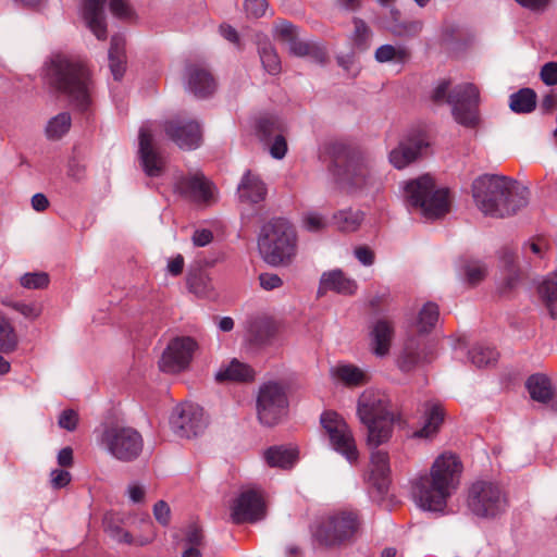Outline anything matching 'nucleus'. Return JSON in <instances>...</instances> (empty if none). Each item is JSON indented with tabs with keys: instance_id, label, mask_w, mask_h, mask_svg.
Listing matches in <instances>:
<instances>
[{
	"instance_id": "nucleus-56",
	"label": "nucleus",
	"mask_w": 557,
	"mask_h": 557,
	"mask_svg": "<svg viewBox=\"0 0 557 557\" xmlns=\"http://www.w3.org/2000/svg\"><path fill=\"white\" fill-rule=\"evenodd\" d=\"M106 531L113 540H115L119 543H125V544L135 543L132 535L127 531L120 528L119 525L107 523ZM148 542H149V540H145V541H138L136 543L139 545H145Z\"/></svg>"
},
{
	"instance_id": "nucleus-57",
	"label": "nucleus",
	"mask_w": 557,
	"mask_h": 557,
	"mask_svg": "<svg viewBox=\"0 0 557 557\" xmlns=\"http://www.w3.org/2000/svg\"><path fill=\"white\" fill-rule=\"evenodd\" d=\"M106 531L113 540H115L119 543H125V544L135 543L132 535L127 531L120 528L119 525L107 523ZM148 542H149V540H145V541H138L136 543L139 545H145Z\"/></svg>"
},
{
	"instance_id": "nucleus-34",
	"label": "nucleus",
	"mask_w": 557,
	"mask_h": 557,
	"mask_svg": "<svg viewBox=\"0 0 557 557\" xmlns=\"http://www.w3.org/2000/svg\"><path fill=\"white\" fill-rule=\"evenodd\" d=\"M287 47L289 53L296 57H307L317 63H323L326 60L325 49L315 42L299 40L297 37Z\"/></svg>"
},
{
	"instance_id": "nucleus-40",
	"label": "nucleus",
	"mask_w": 557,
	"mask_h": 557,
	"mask_svg": "<svg viewBox=\"0 0 557 557\" xmlns=\"http://www.w3.org/2000/svg\"><path fill=\"white\" fill-rule=\"evenodd\" d=\"M363 221V213L360 210H341L333 215V223L343 232L356 231Z\"/></svg>"
},
{
	"instance_id": "nucleus-19",
	"label": "nucleus",
	"mask_w": 557,
	"mask_h": 557,
	"mask_svg": "<svg viewBox=\"0 0 557 557\" xmlns=\"http://www.w3.org/2000/svg\"><path fill=\"white\" fill-rule=\"evenodd\" d=\"M139 159L148 176H160L163 168V158L156 151L151 124H144L139 131Z\"/></svg>"
},
{
	"instance_id": "nucleus-50",
	"label": "nucleus",
	"mask_w": 557,
	"mask_h": 557,
	"mask_svg": "<svg viewBox=\"0 0 557 557\" xmlns=\"http://www.w3.org/2000/svg\"><path fill=\"white\" fill-rule=\"evenodd\" d=\"M327 224V218L314 210L305 212L301 218V225L308 232H321Z\"/></svg>"
},
{
	"instance_id": "nucleus-49",
	"label": "nucleus",
	"mask_w": 557,
	"mask_h": 557,
	"mask_svg": "<svg viewBox=\"0 0 557 557\" xmlns=\"http://www.w3.org/2000/svg\"><path fill=\"white\" fill-rule=\"evenodd\" d=\"M471 362L481 368L495 362L498 358V352L490 346L475 345L469 352Z\"/></svg>"
},
{
	"instance_id": "nucleus-52",
	"label": "nucleus",
	"mask_w": 557,
	"mask_h": 557,
	"mask_svg": "<svg viewBox=\"0 0 557 557\" xmlns=\"http://www.w3.org/2000/svg\"><path fill=\"white\" fill-rule=\"evenodd\" d=\"M463 273L470 285H476L485 277L486 268L478 260H467L463 264Z\"/></svg>"
},
{
	"instance_id": "nucleus-27",
	"label": "nucleus",
	"mask_w": 557,
	"mask_h": 557,
	"mask_svg": "<svg viewBox=\"0 0 557 557\" xmlns=\"http://www.w3.org/2000/svg\"><path fill=\"white\" fill-rule=\"evenodd\" d=\"M267 191L264 182L251 171L244 174L238 185L239 199L246 202L257 203L264 200Z\"/></svg>"
},
{
	"instance_id": "nucleus-39",
	"label": "nucleus",
	"mask_w": 557,
	"mask_h": 557,
	"mask_svg": "<svg viewBox=\"0 0 557 557\" xmlns=\"http://www.w3.org/2000/svg\"><path fill=\"white\" fill-rule=\"evenodd\" d=\"M536 94L530 88H522L512 94L509 99V107L516 113H530L535 109Z\"/></svg>"
},
{
	"instance_id": "nucleus-46",
	"label": "nucleus",
	"mask_w": 557,
	"mask_h": 557,
	"mask_svg": "<svg viewBox=\"0 0 557 557\" xmlns=\"http://www.w3.org/2000/svg\"><path fill=\"white\" fill-rule=\"evenodd\" d=\"M352 22L355 26L351 37L354 47L360 51H364L370 47L372 30L366 22L359 17H354Z\"/></svg>"
},
{
	"instance_id": "nucleus-5",
	"label": "nucleus",
	"mask_w": 557,
	"mask_h": 557,
	"mask_svg": "<svg viewBox=\"0 0 557 557\" xmlns=\"http://www.w3.org/2000/svg\"><path fill=\"white\" fill-rule=\"evenodd\" d=\"M258 248L262 259L272 267L289 265L297 253V237L285 219H273L260 232Z\"/></svg>"
},
{
	"instance_id": "nucleus-15",
	"label": "nucleus",
	"mask_w": 557,
	"mask_h": 557,
	"mask_svg": "<svg viewBox=\"0 0 557 557\" xmlns=\"http://www.w3.org/2000/svg\"><path fill=\"white\" fill-rule=\"evenodd\" d=\"M231 519L236 524L251 523L265 516V503L261 490L247 488L232 502Z\"/></svg>"
},
{
	"instance_id": "nucleus-2",
	"label": "nucleus",
	"mask_w": 557,
	"mask_h": 557,
	"mask_svg": "<svg viewBox=\"0 0 557 557\" xmlns=\"http://www.w3.org/2000/svg\"><path fill=\"white\" fill-rule=\"evenodd\" d=\"M528 189L499 175H482L472 184V196L480 211L493 218L515 214L528 205Z\"/></svg>"
},
{
	"instance_id": "nucleus-9",
	"label": "nucleus",
	"mask_w": 557,
	"mask_h": 557,
	"mask_svg": "<svg viewBox=\"0 0 557 557\" xmlns=\"http://www.w3.org/2000/svg\"><path fill=\"white\" fill-rule=\"evenodd\" d=\"M342 182L350 191L371 197H375L384 188L383 177L361 154L348 158L342 173Z\"/></svg>"
},
{
	"instance_id": "nucleus-53",
	"label": "nucleus",
	"mask_w": 557,
	"mask_h": 557,
	"mask_svg": "<svg viewBox=\"0 0 557 557\" xmlns=\"http://www.w3.org/2000/svg\"><path fill=\"white\" fill-rule=\"evenodd\" d=\"M20 284L27 289H42L49 284V276L45 272L25 273L20 277Z\"/></svg>"
},
{
	"instance_id": "nucleus-20",
	"label": "nucleus",
	"mask_w": 557,
	"mask_h": 557,
	"mask_svg": "<svg viewBox=\"0 0 557 557\" xmlns=\"http://www.w3.org/2000/svg\"><path fill=\"white\" fill-rule=\"evenodd\" d=\"M389 473V457L387 451L383 449L373 450L370 457L368 475L371 493L376 492L377 497H382L387 492L391 482Z\"/></svg>"
},
{
	"instance_id": "nucleus-54",
	"label": "nucleus",
	"mask_w": 557,
	"mask_h": 557,
	"mask_svg": "<svg viewBox=\"0 0 557 557\" xmlns=\"http://www.w3.org/2000/svg\"><path fill=\"white\" fill-rule=\"evenodd\" d=\"M275 35L286 46L298 37L296 27L287 21L278 22L275 25Z\"/></svg>"
},
{
	"instance_id": "nucleus-60",
	"label": "nucleus",
	"mask_w": 557,
	"mask_h": 557,
	"mask_svg": "<svg viewBox=\"0 0 557 557\" xmlns=\"http://www.w3.org/2000/svg\"><path fill=\"white\" fill-rule=\"evenodd\" d=\"M78 413L73 409H66L61 412L58 424L66 431H74L77 428Z\"/></svg>"
},
{
	"instance_id": "nucleus-48",
	"label": "nucleus",
	"mask_w": 557,
	"mask_h": 557,
	"mask_svg": "<svg viewBox=\"0 0 557 557\" xmlns=\"http://www.w3.org/2000/svg\"><path fill=\"white\" fill-rule=\"evenodd\" d=\"M438 319V307L433 302H428L419 312L417 326L420 333L430 332Z\"/></svg>"
},
{
	"instance_id": "nucleus-13",
	"label": "nucleus",
	"mask_w": 557,
	"mask_h": 557,
	"mask_svg": "<svg viewBox=\"0 0 557 557\" xmlns=\"http://www.w3.org/2000/svg\"><path fill=\"white\" fill-rule=\"evenodd\" d=\"M360 525L354 511H338L329 516L317 528L314 535L324 545H336L350 540Z\"/></svg>"
},
{
	"instance_id": "nucleus-30",
	"label": "nucleus",
	"mask_w": 557,
	"mask_h": 557,
	"mask_svg": "<svg viewBox=\"0 0 557 557\" xmlns=\"http://www.w3.org/2000/svg\"><path fill=\"white\" fill-rule=\"evenodd\" d=\"M387 28L395 37L408 39L417 37L421 33L423 22L421 20H401L400 12L397 9H392L391 23Z\"/></svg>"
},
{
	"instance_id": "nucleus-62",
	"label": "nucleus",
	"mask_w": 557,
	"mask_h": 557,
	"mask_svg": "<svg viewBox=\"0 0 557 557\" xmlns=\"http://www.w3.org/2000/svg\"><path fill=\"white\" fill-rule=\"evenodd\" d=\"M540 76L545 85H557V62L545 63L541 69Z\"/></svg>"
},
{
	"instance_id": "nucleus-21",
	"label": "nucleus",
	"mask_w": 557,
	"mask_h": 557,
	"mask_svg": "<svg viewBox=\"0 0 557 557\" xmlns=\"http://www.w3.org/2000/svg\"><path fill=\"white\" fill-rule=\"evenodd\" d=\"M429 146L423 135L409 137L399 143V145L389 152V162L396 169H404L413 162Z\"/></svg>"
},
{
	"instance_id": "nucleus-18",
	"label": "nucleus",
	"mask_w": 557,
	"mask_h": 557,
	"mask_svg": "<svg viewBox=\"0 0 557 557\" xmlns=\"http://www.w3.org/2000/svg\"><path fill=\"white\" fill-rule=\"evenodd\" d=\"M434 356V345L422 337L412 336L405 343L398 363L403 371H411L418 366L430 362Z\"/></svg>"
},
{
	"instance_id": "nucleus-25",
	"label": "nucleus",
	"mask_w": 557,
	"mask_h": 557,
	"mask_svg": "<svg viewBox=\"0 0 557 557\" xmlns=\"http://www.w3.org/2000/svg\"><path fill=\"white\" fill-rule=\"evenodd\" d=\"M104 3L106 0H84L82 8L86 26L99 40L107 38Z\"/></svg>"
},
{
	"instance_id": "nucleus-7",
	"label": "nucleus",
	"mask_w": 557,
	"mask_h": 557,
	"mask_svg": "<svg viewBox=\"0 0 557 557\" xmlns=\"http://www.w3.org/2000/svg\"><path fill=\"white\" fill-rule=\"evenodd\" d=\"M407 205L418 210L425 219L444 216L450 209L449 191L436 188L430 175H423L408 182L405 186Z\"/></svg>"
},
{
	"instance_id": "nucleus-28",
	"label": "nucleus",
	"mask_w": 557,
	"mask_h": 557,
	"mask_svg": "<svg viewBox=\"0 0 557 557\" xmlns=\"http://www.w3.org/2000/svg\"><path fill=\"white\" fill-rule=\"evenodd\" d=\"M445 412L441 404L430 401L425 405L423 426L413 433V437L432 438L444 421Z\"/></svg>"
},
{
	"instance_id": "nucleus-4",
	"label": "nucleus",
	"mask_w": 557,
	"mask_h": 557,
	"mask_svg": "<svg viewBox=\"0 0 557 557\" xmlns=\"http://www.w3.org/2000/svg\"><path fill=\"white\" fill-rule=\"evenodd\" d=\"M358 416L367 426L369 447L377 448L388 442L393 433L395 416L386 394L374 389L364 391L358 400Z\"/></svg>"
},
{
	"instance_id": "nucleus-17",
	"label": "nucleus",
	"mask_w": 557,
	"mask_h": 557,
	"mask_svg": "<svg viewBox=\"0 0 557 557\" xmlns=\"http://www.w3.org/2000/svg\"><path fill=\"white\" fill-rule=\"evenodd\" d=\"M163 127L166 136L183 150L197 149L202 143V129L197 121L174 117Z\"/></svg>"
},
{
	"instance_id": "nucleus-29",
	"label": "nucleus",
	"mask_w": 557,
	"mask_h": 557,
	"mask_svg": "<svg viewBox=\"0 0 557 557\" xmlns=\"http://www.w3.org/2000/svg\"><path fill=\"white\" fill-rule=\"evenodd\" d=\"M332 377L348 387L368 383V374L362 369L350 363H339L331 369Z\"/></svg>"
},
{
	"instance_id": "nucleus-3",
	"label": "nucleus",
	"mask_w": 557,
	"mask_h": 557,
	"mask_svg": "<svg viewBox=\"0 0 557 557\" xmlns=\"http://www.w3.org/2000/svg\"><path fill=\"white\" fill-rule=\"evenodd\" d=\"M47 77L75 107L87 110L91 101V81L84 62L71 55L54 54L47 65Z\"/></svg>"
},
{
	"instance_id": "nucleus-59",
	"label": "nucleus",
	"mask_w": 557,
	"mask_h": 557,
	"mask_svg": "<svg viewBox=\"0 0 557 557\" xmlns=\"http://www.w3.org/2000/svg\"><path fill=\"white\" fill-rule=\"evenodd\" d=\"M265 145L269 146L270 153L275 159H282L286 154L287 144L282 133L275 135V137L272 138L270 144Z\"/></svg>"
},
{
	"instance_id": "nucleus-45",
	"label": "nucleus",
	"mask_w": 557,
	"mask_h": 557,
	"mask_svg": "<svg viewBox=\"0 0 557 557\" xmlns=\"http://www.w3.org/2000/svg\"><path fill=\"white\" fill-rule=\"evenodd\" d=\"M259 53L262 65L268 73L276 75L281 72V60L270 42L261 44Z\"/></svg>"
},
{
	"instance_id": "nucleus-63",
	"label": "nucleus",
	"mask_w": 557,
	"mask_h": 557,
	"mask_svg": "<svg viewBox=\"0 0 557 557\" xmlns=\"http://www.w3.org/2000/svg\"><path fill=\"white\" fill-rule=\"evenodd\" d=\"M259 282L260 286L265 290H273L283 286V280L274 273H261Z\"/></svg>"
},
{
	"instance_id": "nucleus-31",
	"label": "nucleus",
	"mask_w": 557,
	"mask_h": 557,
	"mask_svg": "<svg viewBox=\"0 0 557 557\" xmlns=\"http://www.w3.org/2000/svg\"><path fill=\"white\" fill-rule=\"evenodd\" d=\"M255 379V370L247 363L237 359L232 360L227 366L222 367L215 374L218 382H250Z\"/></svg>"
},
{
	"instance_id": "nucleus-14",
	"label": "nucleus",
	"mask_w": 557,
	"mask_h": 557,
	"mask_svg": "<svg viewBox=\"0 0 557 557\" xmlns=\"http://www.w3.org/2000/svg\"><path fill=\"white\" fill-rule=\"evenodd\" d=\"M197 347L196 341L191 337L182 336L173 338L159 360L160 370L171 374L186 370L193 360Z\"/></svg>"
},
{
	"instance_id": "nucleus-6",
	"label": "nucleus",
	"mask_w": 557,
	"mask_h": 557,
	"mask_svg": "<svg viewBox=\"0 0 557 557\" xmlns=\"http://www.w3.org/2000/svg\"><path fill=\"white\" fill-rule=\"evenodd\" d=\"M450 82H440L432 91L431 99L436 104L448 103L457 123L466 127H475L479 123V89L471 83H465L449 90Z\"/></svg>"
},
{
	"instance_id": "nucleus-1",
	"label": "nucleus",
	"mask_w": 557,
	"mask_h": 557,
	"mask_svg": "<svg viewBox=\"0 0 557 557\" xmlns=\"http://www.w3.org/2000/svg\"><path fill=\"white\" fill-rule=\"evenodd\" d=\"M462 470L460 460L453 454L438 456L429 475L413 481L411 495L414 503L423 510L441 511L459 484Z\"/></svg>"
},
{
	"instance_id": "nucleus-55",
	"label": "nucleus",
	"mask_w": 557,
	"mask_h": 557,
	"mask_svg": "<svg viewBox=\"0 0 557 557\" xmlns=\"http://www.w3.org/2000/svg\"><path fill=\"white\" fill-rule=\"evenodd\" d=\"M106 531L113 540H115L119 543H125V544L135 543L132 535L127 531L120 528L119 525L107 523ZM148 542H149V540H145V541H138L136 543L139 545H145Z\"/></svg>"
},
{
	"instance_id": "nucleus-36",
	"label": "nucleus",
	"mask_w": 557,
	"mask_h": 557,
	"mask_svg": "<svg viewBox=\"0 0 557 557\" xmlns=\"http://www.w3.org/2000/svg\"><path fill=\"white\" fill-rule=\"evenodd\" d=\"M374 58L379 63H393L404 65L410 59V51L404 46L382 45L375 52Z\"/></svg>"
},
{
	"instance_id": "nucleus-10",
	"label": "nucleus",
	"mask_w": 557,
	"mask_h": 557,
	"mask_svg": "<svg viewBox=\"0 0 557 557\" xmlns=\"http://www.w3.org/2000/svg\"><path fill=\"white\" fill-rule=\"evenodd\" d=\"M100 445L115 459L128 462L139 457L144 440L134 428L114 424L103 430Z\"/></svg>"
},
{
	"instance_id": "nucleus-43",
	"label": "nucleus",
	"mask_w": 557,
	"mask_h": 557,
	"mask_svg": "<svg viewBox=\"0 0 557 557\" xmlns=\"http://www.w3.org/2000/svg\"><path fill=\"white\" fill-rule=\"evenodd\" d=\"M17 334L10 320L0 312V351L9 354L16 349Z\"/></svg>"
},
{
	"instance_id": "nucleus-38",
	"label": "nucleus",
	"mask_w": 557,
	"mask_h": 557,
	"mask_svg": "<svg viewBox=\"0 0 557 557\" xmlns=\"http://www.w3.org/2000/svg\"><path fill=\"white\" fill-rule=\"evenodd\" d=\"M539 294L552 318L557 317V271L547 275L539 286Z\"/></svg>"
},
{
	"instance_id": "nucleus-41",
	"label": "nucleus",
	"mask_w": 557,
	"mask_h": 557,
	"mask_svg": "<svg viewBox=\"0 0 557 557\" xmlns=\"http://www.w3.org/2000/svg\"><path fill=\"white\" fill-rule=\"evenodd\" d=\"M277 326L271 319L256 320L250 326V334L255 343L263 345L269 343L276 334Z\"/></svg>"
},
{
	"instance_id": "nucleus-8",
	"label": "nucleus",
	"mask_w": 557,
	"mask_h": 557,
	"mask_svg": "<svg viewBox=\"0 0 557 557\" xmlns=\"http://www.w3.org/2000/svg\"><path fill=\"white\" fill-rule=\"evenodd\" d=\"M467 506L479 518L494 519L507 510L509 502L506 491L498 483L476 481L468 491Z\"/></svg>"
},
{
	"instance_id": "nucleus-51",
	"label": "nucleus",
	"mask_w": 557,
	"mask_h": 557,
	"mask_svg": "<svg viewBox=\"0 0 557 557\" xmlns=\"http://www.w3.org/2000/svg\"><path fill=\"white\" fill-rule=\"evenodd\" d=\"M1 304L5 307L14 309L15 311L20 312L23 317L30 320L37 319L41 313L40 307L34 302L26 304L21 301H13L5 297L1 299Z\"/></svg>"
},
{
	"instance_id": "nucleus-12",
	"label": "nucleus",
	"mask_w": 557,
	"mask_h": 557,
	"mask_svg": "<svg viewBox=\"0 0 557 557\" xmlns=\"http://www.w3.org/2000/svg\"><path fill=\"white\" fill-rule=\"evenodd\" d=\"M321 425L329 437L331 447L344 456L349 463L359 458L356 441L345 420L334 411H325L321 416Z\"/></svg>"
},
{
	"instance_id": "nucleus-33",
	"label": "nucleus",
	"mask_w": 557,
	"mask_h": 557,
	"mask_svg": "<svg viewBox=\"0 0 557 557\" xmlns=\"http://www.w3.org/2000/svg\"><path fill=\"white\" fill-rule=\"evenodd\" d=\"M109 65L115 79H121L125 71V39L115 35L111 38Z\"/></svg>"
},
{
	"instance_id": "nucleus-23",
	"label": "nucleus",
	"mask_w": 557,
	"mask_h": 557,
	"mask_svg": "<svg viewBox=\"0 0 557 557\" xmlns=\"http://www.w3.org/2000/svg\"><path fill=\"white\" fill-rule=\"evenodd\" d=\"M186 82L188 90L198 98L211 96L216 88L211 73L199 64H189L186 67Z\"/></svg>"
},
{
	"instance_id": "nucleus-24",
	"label": "nucleus",
	"mask_w": 557,
	"mask_h": 557,
	"mask_svg": "<svg viewBox=\"0 0 557 557\" xmlns=\"http://www.w3.org/2000/svg\"><path fill=\"white\" fill-rule=\"evenodd\" d=\"M176 190L185 198L197 202H209L212 197L210 183L202 175L182 177L176 183Z\"/></svg>"
},
{
	"instance_id": "nucleus-22",
	"label": "nucleus",
	"mask_w": 557,
	"mask_h": 557,
	"mask_svg": "<svg viewBox=\"0 0 557 557\" xmlns=\"http://www.w3.org/2000/svg\"><path fill=\"white\" fill-rule=\"evenodd\" d=\"M395 335L394 322L388 318L376 319L370 327V344L374 355L386 356Z\"/></svg>"
},
{
	"instance_id": "nucleus-64",
	"label": "nucleus",
	"mask_w": 557,
	"mask_h": 557,
	"mask_svg": "<svg viewBox=\"0 0 557 557\" xmlns=\"http://www.w3.org/2000/svg\"><path fill=\"white\" fill-rule=\"evenodd\" d=\"M50 481L53 488H62L71 482V474L63 469H54L50 473Z\"/></svg>"
},
{
	"instance_id": "nucleus-61",
	"label": "nucleus",
	"mask_w": 557,
	"mask_h": 557,
	"mask_svg": "<svg viewBox=\"0 0 557 557\" xmlns=\"http://www.w3.org/2000/svg\"><path fill=\"white\" fill-rule=\"evenodd\" d=\"M246 13L252 17H261L265 14L267 0H246L244 3Z\"/></svg>"
},
{
	"instance_id": "nucleus-42",
	"label": "nucleus",
	"mask_w": 557,
	"mask_h": 557,
	"mask_svg": "<svg viewBox=\"0 0 557 557\" xmlns=\"http://www.w3.org/2000/svg\"><path fill=\"white\" fill-rule=\"evenodd\" d=\"M187 286L197 297H209L212 292L211 280L209 275L201 270H195L188 273Z\"/></svg>"
},
{
	"instance_id": "nucleus-32",
	"label": "nucleus",
	"mask_w": 557,
	"mask_h": 557,
	"mask_svg": "<svg viewBox=\"0 0 557 557\" xmlns=\"http://www.w3.org/2000/svg\"><path fill=\"white\" fill-rule=\"evenodd\" d=\"M525 386L533 400L546 404L553 397V386L550 379L542 373L532 374L525 383Z\"/></svg>"
},
{
	"instance_id": "nucleus-47",
	"label": "nucleus",
	"mask_w": 557,
	"mask_h": 557,
	"mask_svg": "<svg viewBox=\"0 0 557 557\" xmlns=\"http://www.w3.org/2000/svg\"><path fill=\"white\" fill-rule=\"evenodd\" d=\"M71 115L62 112L52 117L46 128V134L50 139H59L66 134L71 127Z\"/></svg>"
},
{
	"instance_id": "nucleus-37",
	"label": "nucleus",
	"mask_w": 557,
	"mask_h": 557,
	"mask_svg": "<svg viewBox=\"0 0 557 557\" xmlns=\"http://www.w3.org/2000/svg\"><path fill=\"white\" fill-rule=\"evenodd\" d=\"M265 462L270 467L289 468L297 458L296 450L284 446H273L268 448L263 454Z\"/></svg>"
},
{
	"instance_id": "nucleus-16",
	"label": "nucleus",
	"mask_w": 557,
	"mask_h": 557,
	"mask_svg": "<svg viewBox=\"0 0 557 557\" xmlns=\"http://www.w3.org/2000/svg\"><path fill=\"white\" fill-rule=\"evenodd\" d=\"M170 423L177 436L190 438L205 431L207 419L198 405L182 404L173 410Z\"/></svg>"
},
{
	"instance_id": "nucleus-26",
	"label": "nucleus",
	"mask_w": 557,
	"mask_h": 557,
	"mask_svg": "<svg viewBox=\"0 0 557 557\" xmlns=\"http://www.w3.org/2000/svg\"><path fill=\"white\" fill-rule=\"evenodd\" d=\"M357 283L347 277L341 270H331L321 275L318 296H324L327 292L350 296L357 290Z\"/></svg>"
},
{
	"instance_id": "nucleus-11",
	"label": "nucleus",
	"mask_w": 557,
	"mask_h": 557,
	"mask_svg": "<svg viewBox=\"0 0 557 557\" xmlns=\"http://www.w3.org/2000/svg\"><path fill=\"white\" fill-rule=\"evenodd\" d=\"M288 398L284 385L269 381L259 387L257 395V417L261 424L274 426L286 416Z\"/></svg>"
},
{
	"instance_id": "nucleus-35",
	"label": "nucleus",
	"mask_w": 557,
	"mask_h": 557,
	"mask_svg": "<svg viewBox=\"0 0 557 557\" xmlns=\"http://www.w3.org/2000/svg\"><path fill=\"white\" fill-rule=\"evenodd\" d=\"M549 243L544 236H534L523 243L521 255L530 264L540 263L547 255Z\"/></svg>"
},
{
	"instance_id": "nucleus-44",
	"label": "nucleus",
	"mask_w": 557,
	"mask_h": 557,
	"mask_svg": "<svg viewBox=\"0 0 557 557\" xmlns=\"http://www.w3.org/2000/svg\"><path fill=\"white\" fill-rule=\"evenodd\" d=\"M283 132L282 123L273 116L261 117L257 124V135L264 144H270L275 135Z\"/></svg>"
},
{
	"instance_id": "nucleus-58",
	"label": "nucleus",
	"mask_w": 557,
	"mask_h": 557,
	"mask_svg": "<svg viewBox=\"0 0 557 557\" xmlns=\"http://www.w3.org/2000/svg\"><path fill=\"white\" fill-rule=\"evenodd\" d=\"M110 10L119 18L129 20L133 17V10L127 0H110Z\"/></svg>"
}]
</instances>
